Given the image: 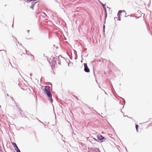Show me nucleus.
<instances>
[{
  "label": "nucleus",
  "instance_id": "1",
  "mask_svg": "<svg viewBox=\"0 0 152 152\" xmlns=\"http://www.w3.org/2000/svg\"><path fill=\"white\" fill-rule=\"evenodd\" d=\"M44 92L49 98L50 99L52 102V95L50 92V87L49 86H45Z\"/></svg>",
  "mask_w": 152,
  "mask_h": 152
},
{
  "label": "nucleus",
  "instance_id": "2",
  "mask_svg": "<svg viewBox=\"0 0 152 152\" xmlns=\"http://www.w3.org/2000/svg\"><path fill=\"white\" fill-rule=\"evenodd\" d=\"M84 66L85 71L87 72H90V70L87 66V64L84 63Z\"/></svg>",
  "mask_w": 152,
  "mask_h": 152
},
{
  "label": "nucleus",
  "instance_id": "3",
  "mask_svg": "<svg viewBox=\"0 0 152 152\" xmlns=\"http://www.w3.org/2000/svg\"><path fill=\"white\" fill-rule=\"evenodd\" d=\"M97 138L99 140H103L104 138V137L100 135L98 136H97Z\"/></svg>",
  "mask_w": 152,
  "mask_h": 152
},
{
  "label": "nucleus",
  "instance_id": "4",
  "mask_svg": "<svg viewBox=\"0 0 152 152\" xmlns=\"http://www.w3.org/2000/svg\"><path fill=\"white\" fill-rule=\"evenodd\" d=\"M136 19V18L134 17H130L129 20L131 21H133Z\"/></svg>",
  "mask_w": 152,
  "mask_h": 152
},
{
  "label": "nucleus",
  "instance_id": "5",
  "mask_svg": "<svg viewBox=\"0 0 152 152\" xmlns=\"http://www.w3.org/2000/svg\"><path fill=\"white\" fill-rule=\"evenodd\" d=\"M100 3H101V4H102V5L104 9V10L105 12H106V9L105 7V5L104 4H103L102 3H101V2H100Z\"/></svg>",
  "mask_w": 152,
  "mask_h": 152
},
{
  "label": "nucleus",
  "instance_id": "6",
  "mask_svg": "<svg viewBox=\"0 0 152 152\" xmlns=\"http://www.w3.org/2000/svg\"><path fill=\"white\" fill-rule=\"evenodd\" d=\"M12 145L15 148H16V147H18L17 146V145L15 143V142H12Z\"/></svg>",
  "mask_w": 152,
  "mask_h": 152
},
{
  "label": "nucleus",
  "instance_id": "7",
  "mask_svg": "<svg viewBox=\"0 0 152 152\" xmlns=\"http://www.w3.org/2000/svg\"><path fill=\"white\" fill-rule=\"evenodd\" d=\"M15 150L17 152H20V151L18 147L15 148Z\"/></svg>",
  "mask_w": 152,
  "mask_h": 152
},
{
  "label": "nucleus",
  "instance_id": "8",
  "mask_svg": "<svg viewBox=\"0 0 152 152\" xmlns=\"http://www.w3.org/2000/svg\"><path fill=\"white\" fill-rule=\"evenodd\" d=\"M139 127V126H138V125H136V126H135V127H136V129L137 131V132L138 131V128Z\"/></svg>",
  "mask_w": 152,
  "mask_h": 152
},
{
  "label": "nucleus",
  "instance_id": "9",
  "mask_svg": "<svg viewBox=\"0 0 152 152\" xmlns=\"http://www.w3.org/2000/svg\"><path fill=\"white\" fill-rule=\"evenodd\" d=\"M34 7V6L33 5H32L30 7V8L32 9V10H33Z\"/></svg>",
  "mask_w": 152,
  "mask_h": 152
},
{
  "label": "nucleus",
  "instance_id": "10",
  "mask_svg": "<svg viewBox=\"0 0 152 152\" xmlns=\"http://www.w3.org/2000/svg\"><path fill=\"white\" fill-rule=\"evenodd\" d=\"M103 28H104H104H105V26L104 25V26Z\"/></svg>",
  "mask_w": 152,
  "mask_h": 152
}]
</instances>
